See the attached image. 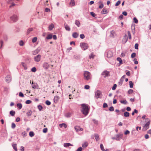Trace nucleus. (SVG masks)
<instances>
[{
	"instance_id": "1",
	"label": "nucleus",
	"mask_w": 151,
	"mask_h": 151,
	"mask_svg": "<svg viewBox=\"0 0 151 151\" xmlns=\"http://www.w3.org/2000/svg\"><path fill=\"white\" fill-rule=\"evenodd\" d=\"M82 113L85 115H87L88 113L89 109L88 106L85 104H82Z\"/></svg>"
},
{
	"instance_id": "2",
	"label": "nucleus",
	"mask_w": 151,
	"mask_h": 151,
	"mask_svg": "<svg viewBox=\"0 0 151 151\" xmlns=\"http://www.w3.org/2000/svg\"><path fill=\"white\" fill-rule=\"evenodd\" d=\"M84 79L87 81H88L91 78V74L88 71H85L84 73Z\"/></svg>"
},
{
	"instance_id": "3",
	"label": "nucleus",
	"mask_w": 151,
	"mask_h": 151,
	"mask_svg": "<svg viewBox=\"0 0 151 151\" xmlns=\"http://www.w3.org/2000/svg\"><path fill=\"white\" fill-rule=\"evenodd\" d=\"M80 45L81 47L84 50L87 49L88 47V44L84 42L81 43Z\"/></svg>"
},
{
	"instance_id": "4",
	"label": "nucleus",
	"mask_w": 151,
	"mask_h": 151,
	"mask_svg": "<svg viewBox=\"0 0 151 151\" xmlns=\"http://www.w3.org/2000/svg\"><path fill=\"white\" fill-rule=\"evenodd\" d=\"M101 92L99 91H97L95 92V96L96 99L101 98Z\"/></svg>"
},
{
	"instance_id": "5",
	"label": "nucleus",
	"mask_w": 151,
	"mask_h": 151,
	"mask_svg": "<svg viewBox=\"0 0 151 151\" xmlns=\"http://www.w3.org/2000/svg\"><path fill=\"white\" fill-rule=\"evenodd\" d=\"M128 37L126 34H125L122 40V42L123 43H125L128 40Z\"/></svg>"
},
{
	"instance_id": "6",
	"label": "nucleus",
	"mask_w": 151,
	"mask_h": 151,
	"mask_svg": "<svg viewBox=\"0 0 151 151\" xmlns=\"http://www.w3.org/2000/svg\"><path fill=\"white\" fill-rule=\"evenodd\" d=\"M11 20L13 21L14 22L17 21L18 20L17 17L16 15H14L10 18Z\"/></svg>"
},
{
	"instance_id": "7",
	"label": "nucleus",
	"mask_w": 151,
	"mask_h": 151,
	"mask_svg": "<svg viewBox=\"0 0 151 151\" xmlns=\"http://www.w3.org/2000/svg\"><path fill=\"white\" fill-rule=\"evenodd\" d=\"M41 55H38L36 56L34 58V60L36 62H39L40 60Z\"/></svg>"
},
{
	"instance_id": "8",
	"label": "nucleus",
	"mask_w": 151,
	"mask_h": 151,
	"mask_svg": "<svg viewBox=\"0 0 151 151\" xmlns=\"http://www.w3.org/2000/svg\"><path fill=\"white\" fill-rule=\"evenodd\" d=\"M74 128L76 132H78L79 131H82L83 130V129L81 128L80 126H76L74 127Z\"/></svg>"
},
{
	"instance_id": "9",
	"label": "nucleus",
	"mask_w": 151,
	"mask_h": 151,
	"mask_svg": "<svg viewBox=\"0 0 151 151\" xmlns=\"http://www.w3.org/2000/svg\"><path fill=\"white\" fill-rule=\"evenodd\" d=\"M113 56V53L111 51H109L107 53V57L108 58H110Z\"/></svg>"
},
{
	"instance_id": "10",
	"label": "nucleus",
	"mask_w": 151,
	"mask_h": 151,
	"mask_svg": "<svg viewBox=\"0 0 151 151\" xmlns=\"http://www.w3.org/2000/svg\"><path fill=\"white\" fill-rule=\"evenodd\" d=\"M150 124V121L149 120H148L146 124L145 125L144 127V128L145 129V130L147 129H148L149 127V125Z\"/></svg>"
},
{
	"instance_id": "11",
	"label": "nucleus",
	"mask_w": 151,
	"mask_h": 151,
	"mask_svg": "<svg viewBox=\"0 0 151 151\" xmlns=\"http://www.w3.org/2000/svg\"><path fill=\"white\" fill-rule=\"evenodd\" d=\"M11 79V76L9 75H7L6 77V80L8 83L10 82Z\"/></svg>"
},
{
	"instance_id": "12",
	"label": "nucleus",
	"mask_w": 151,
	"mask_h": 151,
	"mask_svg": "<svg viewBox=\"0 0 151 151\" xmlns=\"http://www.w3.org/2000/svg\"><path fill=\"white\" fill-rule=\"evenodd\" d=\"M43 66L45 69H47L49 67V65L47 63H44L43 64Z\"/></svg>"
},
{
	"instance_id": "13",
	"label": "nucleus",
	"mask_w": 151,
	"mask_h": 151,
	"mask_svg": "<svg viewBox=\"0 0 151 151\" xmlns=\"http://www.w3.org/2000/svg\"><path fill=\"white\" fill-rule=\"evenodd\" d=\"M109 74V72L107 71H104L102 73V75L104 76V77H105L106 76H108Z\"/></svg>"
},
{
	"instance_id": "14",
	"label": "nucleus",
	"mask_w": 151,
	"mask_h": 151,
	"mask_svg": "<svg viewBox=\"0 0 151 151\" xmlns=\"http://www.w3.org/2000/svg\"><path fill=\"white\" fill-rule=\"evenodd\" d=\"M60 99V98L58 96H55L54 99V102L56 103L58 102V101L59 99Z\"/></svg>"
},
{
	"instance_id": "15",
	"label": "nucleus",
	"mask_w": 151,
	"mask_h": 151,
	"mask_svg": "<svg viewBox=\"0 0 151 151\" xmlns=\"http://www.w3.org/2000/svg\"><path fill=\"white\" fill-rule=\"evenodd\" d=\"M100 147L101 149L103 151H108L109 150L108 149H105L104 148L103 145L102 144H100Z\"/></svg>"
},
{
	"instance_id": "16",
	"label": "nucleus",
	"mask_w": 151,
	"mask_h": 151,
	"mask_svg": "<svg viewBox=\"0 0 151 151\" xmlns=\"http://www.w3.org/2000/svg\"><path fill=\"white\" fill-rule=\"evenodd\" d=\"M108 12V11L107 9L104 8L101 12V13L103 14H107Z\"/></svg>"
},
{
	"instance_id": "17",
	"label": "nucleus",
	"mask_w": 151,
	"mask_h": 151,
	"mask_svg": "<svg viewBox=\"0 0 151 151\" xmlns=\"http://www.w3.org/2000/svg\"><path fill=\"white\" fill-rule=\"evenodd\" d=\"M122 134H117L116 136V139L117 140H119L120 138H122Z\"/></svg>"
},
{
	"instance_id": "18",
	"label": "nucleus",
	"mask_w": 151,
	"mask_h": 151,
	"mask_svg": "<svg viewBox=\"0 0 151 151\" xmlns=\"http://www.w3.org/2000/svg\"><path fill=\"white\" fill-rule=\"evenodd\" d=\"M78 36V34L77 32H74L72 34V36L74 38H77Z\"/></svg>"
},
{
	"instance_id": "19",
	"label": "nucleus",
	"mask_w": 151,
	"mask_h": 151,
	"mask_svg": "<svg viewBox=\"0 0 151 151\" xmlns=\"http://www.w3.org/2000/svg\"><path fill=\"white\" fill-rule=\"evenodd\" d=\"M12 145L13 147V149L15 150V151H17V144H16L13 143L12 144Z\"/></svg>"
},
{
	"instance_id": "20",
	"label": "nucleus",
	"mask_w": 151,
	"mask_h": 151,
	"mask_svg": "<svg viewBox=\"0 0 151 151\" xmlns=\"http://www.w3.org/2000/svg\"><path fill=\"white\" fill-rule=\"evenodd\" d=\"M99 3L100 4L99 6V8L100 9H101L103 8L104 7V5L102 3V2L101 1H100L99 2Z\"/></svg>"
},
{
	"instance_id": "21",
	"label": "nucleus",
	"mask_w": 151,
	"mask_h": 151,
	"mask_svg": "<svg viewBox=\"0 0 151 151\" xmlns=\"http://www.w3.org/2000/svg\"><path fill=\"white\" fill-rule=\"evenodd\" d=\"M59 126L60 127H64L65 128H66L67 127V126L66 124L64 123L60 124Z\"/></svg>"
},
{
	"instance_id": "22",
	"label": "nucleus",
	"mask_w": 151,
	"mask_h": 151,
	"mask_svg": "<svg viewBox=\"0 0 151 151\" xmlns=\"http://www.w3.org/2000/svg\"><path fill=\"white\" fill-rule=\"evenodd\" d=\"M115 34V32L114 31L112 30L110 32V36L111 37H114V35Z\"/></svg>"
},
{
	"instance_id": "23",
	"label": "nucleus",
	"mask_w": 151,
	"mask_h": 151,
	"mask_svg": "<svg viewBox=\"0 0 151 151\" xmlns=\"http://www.w3.org/2000/svg\"><path fill=\"white\" fill-rule=\"evenodd\" d=\"M40 49H37L35 50V51L33 52V55H35L36 54L38 53L40 51Z\"/></svg>"
},
{
	"instance_id": "24",
	"label": "nucleus",
	"mask_w": 151,
	"mask_h": 151,
	"mask_svg": "<svg viewBox=\"0 0 151 151\" xmlns=\"http://www.w3.org/2000/svg\"><path fill=\"white\" fill-rule=\"evenodd\" d=\"M70 146H72L73 145H71V144H70V143H65L64 145V147H69Z\"/></svg>"
},
{
	"instance_id": "25",
	"label": "nucleus",
	"mask_w": 151,
	"mask_h": 151,
	"mask_svg": "<svg viewBox=\"0 0 151 151\" xmlns=\"http://www.w3.org/2000/svg\"><path fill=\"white\" fill-rule=\"evenodd\" d=\"M38 88V85L36 83H35L32 86V88L34 89Z\"/></svg>"
},
{
	"instance_id": "26",
	"label": "nucleus",
	"mask_w": 151,
	"mask_h": 151,
	"mask_svg": "<svg viewBox=\"0 0 151 151\" xmlns=\"http://www.w3.org/2000/svg\"><path fill=\"white\" fill-rule=\"evenodd\" d=\"M32 114V111L30 110H29L27 112L26 114L28 116H29L31 115Z\"/></svg>"
},
{
	"instance_id": "27",
	"label": "nucleus",
	"mask_w": 151,
	"mask_h": 151,
	"mask_svg": "<svg viewBox=\"0 0 151 151\" xmlns=\"http://www.w3.org/2000/svg\"><path fill=\"white\" fill-rule=\"evenodd\" d=\"M52 35L51 34H49L47 35L46 37V38L47 39H50L52 38Z\"/></svg>"
},
{
	"instance_id": "28",
	"label": "nucleus",
	"mask_w": 151,
	"mask_h": 151,
	"mask_svg": "<svg viewBox=\"0 0 151 151\" xmlns=\"http://www.w3.org/2000/svg\"><path fill=\"white\" fill-rule=\"evenodd\" d=\"M129 113L127 112H125L124 113V116L126 117H128L129 116Z\"/></svg>"
},
{
	"instance_id": "29",
	"label": "nucleus",
	"mask_w": 151,
	"mask_h": 151,
	"mask_svg": "<svg viewBox=\"0 0 151 151\" xmlns=\"http://www.w3.org/2000/svg\"><path fill=\"white\" fill-rule=\"evenodd\" d=\"M88 145V143L87 142H85L82 145V146L83 147H86Z\"/></svg>"
},
{
	"instance_id": "30",
	"label": "nucleus",
	"mask_w": 151,
	"mask_h": 151,
	"mask_svg": "<svg viewBox=\"0 0 151 151\" xmlns=\"http://www.w3.org/2000/svg\"><path fill=\"white\" fill-rule=\"evenodd\" d=\"M15 114V111H13V110H12V111H11L10 112V115L12 116H14Z\"/></svg>"
},
{
	"instance_id": "31",
	"label": "nucleus",
	"mask_w": 151,
	"mask_h": 151,
	"mask_svg": "<svg viewBox=\"0 0 151 151\" xmlns=\"http://www.w3.org/2000/svg\"><path fill=\"white\" fill-rule=\"evenodd\" d=\"M95 138L97 141L99 140V135L97 134H95Z\"/></svg>"
},
{
	"instance_id": "32",
	"label": "nucleus",
	"mask_w": 151,
	"mask_h": 151,
	"mask_svg": "<svg viewBox=\"0 0 151 151\" xmlns=\"http://www.w3.org/2000/svg\"><path fill=\"white\" fill-rule=\"evenodd\" d=\"M129 86L130 88H132L133 86V83L132 82V81H130L129 82Z\"/></svg>"
},
{
	"instance_id": "33",
	"label": "nucleus",
	"mask_w": 151,
	"mask_h": 151,
	"mask_svg": "<svg viewBox=\"0 0 151 151\" xmlns=\"http://www.w3.org/2000/svg\"><path fill=\"white\" fill-rule=\"evenodd\" d=\"M70 4L72 5V6H73L75 5V2L74 0H71Z\"/></svg>"
},
{
	"instance_id": "34",
	"label": "nucleus",
	"mask_w": 151,
	"mask_h": 151,
	"mask_svg": "<svg viewBox=\"0 0 151 151\" xmlns=\"http://www.w3.org/2000/svg\"><path fill=\"white\" fill-rule=\"evenodd\" d=\"M117 60L118 61H119V63L120 64H122V59L120 58H117Z\"/></svg>"
},
{
	"instance_id": "35",
	"label": "nucleus",
	"mask_w": 151,
	"mask_h": 151,
	"mask_svg": "<svg viewBox=\"0 0 151 151\" xmlns=\"http://www.w3.org/2000/svg\"><path fill=\"white\" fill-rule=\"evenodd\" d=\"M120 102L121 103L124 104H127V102L126 100H121Z\"/></svg>"
},
{
	"instance_id": "36",
	"label": "nucleus",
	"mask_w": 151,
	"mask_h": 151,
	"mask_svg": "<svg viewBox=\"0 0 151 151\" xmlns=\"http://www.w3.org/2000/svg\"><path fill=\"white\" fill-rule=\"evenodd\" d=\"M17 106L20 109H21L22 107V105L20 103L18 104H17Z\"/></svg>"
},
{
	"instance_id": "37",
	"label": "nucleus",
	"mask_w": 151,
	"mask_h": 151,
	"mask_svg": "<svg viewBox=\"0 0 151 151\" xmlns=\"http://www.w3.org/2000/svg\"><path fill=\"white\" fill-rule=\"evenodd\" d=\"M65 28L66 30L68 31H70V27L68 25H66L65 26Z\"/></svg>"
},
{
	"instance_id": "38",
	"label": "nucleus",
	"mask_w": 151,
	"mask_h": 151,
	"mask_svg": "<svg viewBox=\"0 0 151 151\" xmlns=\"http://www.w3.org/2000/svg\"><path fill=\"white\" fill-rule=\"evenodd\" d=\"M22 66L24 67V69H27V67L25 63L22 62Z\"/></svg>"
},
{
	"instance_id": "39",
	"label": "nucleus",
	"mask_w": 151,
	"mask_h": 151,
	"mask_svg": "<svg viewBox=\"0 0 151 151\" xmlns=\"http://www.w3.org/2000/svg\"><path fill=\"white\" fill-rule=\"evenodd\" d=\"M37 38L36 37H34L32 39V42L33 43H35L37 41Z\"/></svg>"
},
{
	"instance_id": "40",
	"label": "nucleus",
	"mask_w": 151,
	"mask_h": 151,
	"mask_svg": "<svg viewBox=\"0 0 151 151\" xmlns=\"http://www.w3.org/2000/svg\"><path fill=\"white\" fill-rule=\"evenodd\" d=\"M33 30V29L32 28H29L28 29L27 31V34H29L30 32L32 31Z\"/></svg>"
},
{
	"instance_id": "41",
	"label": "nucleus",
	"mask_w": 151,
	"mask_h": 151,
	"mask_svg": "<svg viewBox=\"0 0 151 151\" xmlns=\"http://www.w3.org/2000/svg\"><path fill=\"white\" fill-rule=\"evenodd\" d=\"M127 34H128V35L129 36V39H131L132 37H131V33H130L129 31H128Z\"/></svg>"
},
{
	"instance_id": "42",
	"label": "nucleus",
	"mask_w": 151,
	"mask_h": 151,
	"mask_svg": "<svg viewBox=\"0 0 151 151\" xmlns=\"http://www.w3.org/2000/svg\"><path fill=\"white\" fill-rule=\"evenodd\" d=\"M54 27V25L52 24H51V25H50L49 27V28L50 30H51L52 29V28Z\"/></svg>"
},
{
	"instance_id": "43",
	"label": "nucleus",
	"mask_w": 151,
	"mask_h": 151,
	"mask_svg": "<svg viewBox=\"0 0 151 151\" xmlns=\"http://www.w3.org/2000/svg\"><path fill=\"white\" fill-rule=\"evenodd\" d=\"M95 55L93 54V53H91L90 55L89 56V58L90 59L91 58H93L94 57Z\"/></svg>"
},
{
	"instance_id": "44",
	"label": "nucleus",
	"mask_w": 151,
	"mask_h": 151,
	"mask_svg": "<svg viewBox=\"0 0 151 151\" xmlns=\"http://www.w3.org/2000/svg\"><path fill=\"white\" fill-rule=\"evenodd\" d=\"M29 136L32 137L34 136V133L33 132H30L29 133Z\"/></svg>"
},
{
	"instance_id": "45",
	"label": "nucleus",
	"mask_w": 151,
	"mask_h": 151,
	"mask_svg": "<svg viewBox=\"0 0 151 151\" xmlns=\"http://www.w3.org/2000/svg\"><path fill=\"white\" fill-rule=\"evenodd\" d=\"M75 24L78 26L79 27L80 23L79 21L78 20H76L75 21Z\"/></svg>"
},
{
	"instance_id": "46",
	"label": "nucleus",
	"mask_w": 151,
	"mask_h": 151,
	"mask_svg": "<svg viewBox=\"0 0 151 151\" xmlns=\"http://www.w3.org/2000/svg\"><path fill=\"white\" fill-rule=\"evenodd\" d=\"M121 1L119 0L115 4V6H119L121 3Z\"/></svg>"
},
{
	"instance_id": "47",
	"label": "nucleus",
	"mask_w": 151,
	"mask_h": 151,
	"mask_svg": "<svg viewBox=\"0 0 151 151\" xmlns=\"http://www.w3.org/2000/svg\"><path fill=\"white\" fill-rule=\"evenodd\" d=\"M11 127L12 129H14L16 127V125L14 123H12V124Z\"/></svg>"
},
{
	"instance_id": "48",
	"label": "nucleus",
	"mask_w": 151,
	"mask_h": 151,
	"mask_svg": "<svg viewBox=\"0 0 151 151\" xmlns=\"http://www.w3.org/2000/svg\"><path fill=\"white\" fill-rule=\"evenodd\" d=\"M19 96H20V97H24V95H23V93L21 92H20L19 93Z\"/></svg>"
},
{
	"instance_id": "49",
	"label": "nucleus",
	"mask_w": 151,
	"mask_h": 151,
	"mask_svg": "<svg viewBox=\"0 0 151 151\" xmlns=\"http://www.w3.org/2000/svg\"><path fill=\"white\" fill-rule=\"evenodd\" d=\"M136 56V53H133L131 55V57L132 58H133Z\"/></svg>"
},
{
	"instance_id": "50",
	"label": "nucleus",
	"mask_w": 151,
	"mask_h": 151,
	"mask_svg": "<svg viewBox=\"0 0 151 151\" xmlns=\"http://www.w3.org/2000/svg\"><path fill=\"white\" fill-rule=\"evenodd\" d=\"M133 20L135 23H137L138 22V20L136 17L134 18Z\"/></svg>"
},
{
	"instance_id": "51",
	"label": "nucleus",
	"mask_w": 151,
	"mask_h": 151,
	"mask_svg": "<svg viewBox=\"0 0 151 151\" xmlns=\"http://www.w3.org/2000/svg\"><path fill=\"white\" fill-rule=\"evenodd\" d=\"M19 45L21 46H22L24 45V42L23 41L21 40L19 42Z\"/></svg>"
},
{
	"instance_id": "52",
	"label": "nucleus",
	"mask_w": 151,
	"mask_h": 151,
	"mask_svg": "<svg viewBox=\"0 0 151 151\" xmlns=\"http://www.w3.org/2000/svg\"><path fill=\"white\" fill-rule=\"evenodd\" d=\"M31 71L33 72H35L36 71V69L35 67H33L31 69Z\"/></svg>"
},
{
	"instance_id": "53",
	"label": "nucleus",
	"mask_w": 151,
	"mask_h": 151,
	"mask_svg": "<svg viewBox=\"0 0 151 151\" xmlns=\"http://www.w3.org/2000/svg\"><path fill=\"white\" fill-rule=\"evenodd\" d=\"M47 131V128H44L43 130V132L44 133H46Z\"/></svg>"
},
{
	"instance_id": "54",
	"label": "nucleus",
	"mask_w": 151,
	"mask_h": 151,
	"mask_svg": "<svg viewBox=\"0 0 151 151\" xmlns=\"http://www.w3.org/2000/svg\"><path fill=\"white\" fill-rule=\"evenodd\" d=\"M109 110L110 111H114V109L112 106L110 107L109 108Z\"/></svg>"
},
{
	"instance_id": "55",
	"label": "nucleus",
	"mask_w": 151,
	"mask_h": 151,
	"mask_svg": "<svg viewBox=\"0 0 151 151\" xmlns=\"http://www.w3.org/2000/svg\"><path fill=\"white\" fill-rule=\"evenodd\" d=\"M38 108L40 111H41L42 109V107L41 105H39L38 106Z\"/></svg>"
},
{
	"instance_id": "56",
	"label": "nucleus",
	"mask_w": 151,
	"mask_h": 151,
	"mask_svg": "<svg viewBox=\"0 0 151 151\" xmlns=\"http://www.w3.org/2000/svg\"><path fill=\"white\" fill-rule=\"evenodd\" d=\"M116 86H117L116 85V84H114V85L113 86L112 88V89L113 90H115L116 89Z\"/></svg>"
},
{
	"instance_id": "57",
	"label": "nucleus",
	"mask_w": 151,
	"mask_h": 151,
	"mask_svg": "<svg viewBox=\"0 0 151 151\" xmlns=\"http://www.w3.org/2000/svg\"><path fill=\"white\" fill-rule=\"evenodd\" d=\"M90 14L92 16L94 17H95L96 15V14H95L93 12H91Z\"/></svg>"
},
{
	"instance_id": "58",
	"label": "nucleus",
	"mask_w": 151,
	"mask_h": 151,
	"mask_svg": "<svg viewBox=\"0 0 151 151\" xmlns=\"http://www.w3.org/2000/svg\"><path fill=\"white\" fill-rule=\"evenodd\" d=\"M133 92V90L132 89H130L128 91V93L129 94L132 93Z\"/></svg>"
},
{
	"instance_id": "59",
	"label": "nucleus",
	"mask_w": 151,
	"mask_h": 151,
	"mask_svg": "<svg viewBox=\"0 0 151 151\" xmlns=\"http://www.w3.org/2000/svg\"><path fill=\"white\" fill-rule=\"evenodd\" d=\"M46 104L48 105H49L51 104V102L47 100L46 101Z\"/></svg>"
},
{
	"instance_id": "60",
	"label": "nucleus",
	"mask_w": 151,
	"mask_h": 151,
	"mask_svg": "<svg viewBox=\"0 0 151 151\" xmlns=\"http://www.w3.org/2000/svg\"><path fill=\"white\" fill-rule=\"evenodd\" d=\"M134 63L135 64H138V62L137 60V59L136 58H134Z\"/></svg>"
},
{
	"instance_id": "61",
	"label": "nucleus",
	"mask_w": 151,
	"mask_h": 151,
	"mask_svg": "<svg viewBox=\"0 0 151 151\" xmlns=\"http://www.w3.org/2000/svg\"><path fill=\"white\" fill-rule=\"evenodd\" d=\"M32 102V101L30 100H27L26 101V104H30Z\"/></svg>"
},
{
	"instance_id": "62",
	"label": "nucleus",
	"mask_w": 151,
	"mask_h": 151,
	"mask_svg": "<svg viewBox=\"0 0 151 151\" xmlns=\"http://www.w3.org/2000/svg\"><path fill=\"white\" fill-rule=\"evenodd\" d=\"M129 133L130 132L129 131H128V130H127L125 132L124 134L125 135H127V134H129Z\"/></svg>"
},
{
	"instance_id": "63",
	"label": "nucleus",
	"mask_w": 151,
	"mask_h": 151,
	"mask_svg": "<svg viewBox=\"0 0 151 151\" xmlns=\"http://www.w3.org/2000/svg\"><path fill=\"white\" fill-rule=\"evenodd\" d=\"M90 86L88 85H86L85 86L84 88L86 89H89Z\"/></svg>"
},
{
	"instance_id": "64",
	"label": "nucleus",
	"mask_w": 151,
	"mask_h": 151,
	"mask_svg": "<svg viewBox=\"0 0 151 151\" xmlns=\"http://www.w3.org/2000/svg\"><path fill=\"white\" fill-rule=\"evenodd\" d=\"M82 148L81 147H80L77 149L76 151H82Z\"/></svg>"
}]
</instances>
